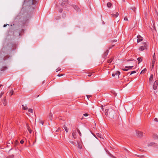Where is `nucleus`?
<instances>
[{
    "mask_svg": "<svg viewBox=\"0 0 158 158\" xmlns=\"http://www.w3.org/2000/svg\"><path fill=\"white\" fill-rule=\"evenodd\" d=\"M105 114L106 116H113L114 113V111L111 108L106 109L105 111Z\"/></svg>",
    "mask_w": 158,
    "mask_h": 158,
    "instance_id": "f257e3e1",
    "label": "nucleus"
},
{
    "mask_svg": "<svg viewBox=\"0 0 158 158\" xmlns=\"http://www.w3.org/2000/svg\"><path fill=\"white\" fill-rule=\"evenodd\" d=\"M148 44L144 42L142 44V45L139 48V50L140 51H142L147 48Z\"/></svg>",
    "mask_w": 158,
    "mask_h": 158,
    "instance_id": "f03ea898",
    "label": "nucleus"
},
{
    "mask_svg": "<svg viewBox=\"0 0 158 158\" xmlns=\"http://www.w3.org/2000/svg\"><path fill=\"white\" fill-rule=\"evenodd\" d=\"M156 61V57L155 56V53H154L153 58V59H152V69H153V68L154 67Z\"/></svg>",
    "mask_w": 158,
    "mask_h": 158,
    "instance_id": "7ed1b4c3",
    "label": "nucleus"
},
{
    "mask_svg": "<svg viewBox=\"0 0 158 158\" xmlns=\"http://www.w3.org/2000/svg\"><path fill=\"white\" fill-rule=\"evenodd\" d=\"M158 85V81H156L154 82L153 86V88L154 90H156L157 89V87Z\"/></svg>",
    "mask_w": 158,
    "mask_h": 158,
    "instance_id": "20e7f679",
    "label": "nucleus"
},
{
    "mask_svg": "<svg viewBox=\"0 0 158 158\" xmlns=\"http://www.w3.org/2000/svg\"><path fill=\"white\" fill-rule=\"evenodd\" d=\"M108 52L109 50L108 49H107L106 50L105 52L104 53V54L102 55V57L104 60L106 59V56L108 55Z\"/></svg>",
    "mask_w": 158,
    "mask_h": 158,
    "instance_id": "39448f33",
    "label": "nucleus"
},
{
    "mask_svg": "<svg viewBox=\"0 0 158 158\" xmlns=\"http://www.w3.org/2000/svg\"><path fill=\"white\" fill-rule=\"evenodd\" d=\"M137 38H138L137 40V43H139L142 41L143 40V38L139 35H138L137 36Z\"/></svg>",
    "mask_w": 158,
    "mask_h": 158,
    "instance_id": "423d86ee",
    "label": "nucleus"
},
{
    "mask_svg": "<svg viewBox=\"0 0 158 158\" xmlns=\"http://www.w3.org/2000/svg\"><path fill=\"white\" fill-rule=\"evenodd\" d=\"M120 73L119 71H117L113 73L112 74V76L113 77H114L115 75L116 76H119V75L120 74Z\"/></svg>",
    "mask_w": 158,
    "mask_h": 158,
    "instance_id": "0eeeda50",
    "label": "nucleus"
},
{
    "mask_svg": "<svg viewBox=\"0 0 158 158\" xmlns=\"http://www.w3.org/2000/svg\"><path fill=\"white\" fill-rule=\"evenodd\" d=\"M76 133H77V131L75 130H74L72 133V135L73 136V137L75 139L76 137Z\"/></svg>",
    "mask_w": 158,
    "mask_h": 158,
    "instance_id": "6e6552de",
    "label": "nucleus"
},
{
    "mask_svg": "<svg viewBox=\"0 0 158 158\" xmlns=\"http://www.w3.org/2000/svg\"><path fill=\"white\" fill-rule=\"evenodd\" d=\"M137 136L139 137H141L143 135V132H142L138 131L137 132Z\"/></svg>",
    "mask_w": 158,
    "mask_h": 158,
    "instance_id": "1a4fd4ad",
    "label": "nucleus"
},
{
    "mask_svg": "<svg viewBox=\"0 0 158 158\" xmlns=\"http://www.w3.org/2000/svg\"><path fill=\"white\" fill-rule=\"evenodd\" d=\"M118 15V12H116V14H112L111 15V16L112 17H117Z\"/></svg>",
    "mask_w": 158,
    "mask_h": 158,
    "instance_id": "9d476101",
    "label": "nucleus"
},
{
    "mask_svg": "<svg viewBox=\"0 0 158 158\" xmlns=\"http://www.w3.org/2000/svg\"><path fill=\"white\" fill-rule=\"evenodd\" d=\"M74 8L77 11L79 12L80 11V9L79 8L78 6L76 5H73V6Z\"/></svg>",
    "mask_w": 158,
    "mask_h": 158,
    "instance_id": "9b49d317",
    "label": "nucleus"
},
{
    "mask_svg": "<svg viewBox=\"0 0 158 158\" xmlns=\"http://www.w3.org/2000/svg\"><path fill=\"white\" fill-rule=\"evenodd\" d=\"M137 60L138 61V63L139 64L142 61L143 57H139L137 58Z\"/></svg>",
    "mask_w": 158,
    "mask_h": 158,
    "instance_id": "f8f14e48",
    "label": "nucleus"
},
{
    "mask_svg": "<svg viewBox=\"0 0 158 158\" xmlns=\"http://www.w3.org/2000/svg\"><path fill=\"white\" fill-rule=\"evenodd\" d=\"M7 69L8 68L6 66H3L0 69V70L1 71H4Z\"/></svg>",
    "mask_w": 158,
    "mask_h": 158,
    "instance_id": "ddd939ff",
    "label": "nucleus"
},
{
    "mask_svg": "<svg viewBox=\"0 0 158 158\" xmlns=\"http://www.w3.org/2000/svg\"><path fill=\"white\" fill-rule=\"evenodd\" d=\"M153 78V74H151L150 76L149 79V81L151 82L152 81Z\"/></svg>",
    "mask_w": 158,
    "mask_h": 158,
    "instance_id": "4468645a",
    "label": "nucleus"
},
{
    "mask_svg": "<svg viewBox=\"0 0 158 158\" xmlns=\"http://www.w3.org/2000/svg\"><path fill=\"white\" fill-rule=\"evenodd\" d=\"M155 17L156 18L158 19V13L156 9V8H155Z\"/></svg>",
    "mask_w": 158,
    "mask_h": 158,
    "instance_id": "2eb2a0df",
    "label": "nucleus"
},
{
    "mask_svg": "<svg viewBox=\"0 0 158 158\" xmlns=\"http://www.w3.org/2000/svg\"><path fill=\"white\" fill-rule=\"evenodd\" d=\"M113 58H111L110 59L108 60L107 62L108 63H111L113 60Z\"/></svg>",
    "mask_w": 158,
    "mask_h": 158,
    "instance_id": "dca6fc26",
    "label": "nucleus"
},
{
    "mask_svg": "<svg viewBox=\"0 0 158 158\" xmlns=\"http://www.w3.org/2000/svg\"><path fill=\"white\" fill-rule=\"evenodd\" d=\"M107 6L108 8H110L112 6V4L110 2L107 3Z\"/></svg>",
    "mask_w": 158,
    "mask_h": 158,
    "instance_id": "f3484780",
    "label": "nucleus"
},
{
    "mask_svg": "<svg viewBox=\"0 0 158 158\" xmlns=\"http://www.w3.org/2000/svg\"><path fill=\"white\" fill-rule=\"evenodd\" d=\"M156 145V144L155 143H154L153 142H151L149 144H148V146H153V145L155 146Z\"/></svg>",
    "mask_w": 158,
    "mask_h": 158,
    "instance_id": "a211bd4d",
    "label": "nucleus"
},
{
    "mask_svg": "<svg viewBox=\"0 0 158 158\" xmlns=\"http://www.w3.org/2000/svg\"><path fill=\"white\" fill-rule=\"evenodd\" d=\"M10 57V56L8 55H7L6 56H5L4 58H3V60H5L7 59L8 58H9Z\"/></svg>",
    "mask_w": 158,
    "mask_h": 158,
    "instance_id": "6ab92c4d",
    "label": "nucleus"
},
{
    "mask_svg": "<svg viewBox=\"0 0 158 158\" xmlns=\"http://www.w3.org/2000/svg\"><path fill=\"white\" fill-rule=\"evenodd\" d=\"M37 1L36 0H32V4L35 5L37 3Z\"/></svg>",
    "mask_w": 158,
    "mask_h": 158,
    "instance_id": "aec40b11",
    "label": "nucleus"
},
{
    "mask_svg": "<svg viewBox=\"0 0 158 158\" xmlns=\"http://www.w3.org/2000/svg\"><path fill=\"white\" fill-rule=\"evenodd\" d=\"M97 136L99 138H102V136L99 133H97L96 134Z\"/></svg>",
    "mask_w": 158,
    "mask_h": 158,
    "instance_id": "412c9836",
    "label": "nucleus"
},
{
    "mask_svg": "<svg viewBox=\"0 0 158 158\" xmlns=\"http://www.w3.org/2000/svg\"><path fill=\"white\" fill-rule=\"evenodd\" d=\"M64 128L65 129L66 131L67 132L69 130L68 128L66 126H64Z\"/></svg>",
    "mask_w": 158,
    "mask_h": 158,
    "instance_id": "4be33fe9",
    "label": "nucleus"
},
{
    "mask_svg": "<svg viewBox=\"0 0 158 158\" xmlns=\"http://www.w3.org/2000/svg\"><path fill=\"white\" fill-rule=\"evenodd\" d=\"M22 106L23 107V109L24 110H27V106H24V105H22Z\"/></svg>",
    "mask_w": 158,
    "mask_h": 158,
    "instance_id": "5701e85b",
    "label": "nucleus"
},
{
    "mask_svg": "<svg viewBox=\"0 0 158 158\" xmlns=\"http://www.w3.org/2000/svg\"><path fill=\"white\" fill-rule=\"evenodd\" d=\"M133 66H125V67L126 68H128V69H131Z\"/></svg>",
    "mask_w": 158,
    "mask_h": 158,
    "instance_id": "b1692460",
    "label": "nucleus"
},
{
    "mask_svg": "<svg viewBox=\"0 0 158 158\" xmlns=\"http://www.w3.org/2000/svg\"><path fill=\"white\" fill-rule=\"evenodd\" d=\"M77 131L78 133H79V135L80 136H81V134L80 131L79 130V129H77Z\"/></svg>",
    "mask_w": 158,
    "mask_h": 158,
    "instance_id": "393cba45",
    "label": "nucleus"
},
{
    "mask_svg": "<svg viewBox=\"0 0 158 158\" xmlns=\"http://www.w3.org/2000/svg\"><path fill=\"white\" fill-rule=\"evenodd\" d=\"M146 69H144L143 70H142L141 72V73H145L146 71Z\"/></svg>",
    "mask_w": 158,
    "mask_h": 158,
    "instance_id": "a878e982",
    "label": "nucleus"
},
{
    "mask_svg": "<svg viewBox=\"0 0 158 158\" xmlns=\"http://www.w3.org/2000/svg\"><path fill=\"white\" fill-rule=\"evenodd\" d=\"M14 93V91L13 90H12L10 93L11 95H12Z\"/></svg>",
    "mask_w": 158,
    "mask_h": 158,
    "instance_id": "bb28decb",
    "label": "nucleus"
},
{
    "mask_svg": "<svg viewBox=\"0 0 158 158\" xmlns=\"http://www.w3.org/2000/svg\"><path fill=\"white\" fill-rule=\"evenodd\" d=\"M27 129H28V131H29V132H30V133H31V131H32L30 129V128L29 127H27Z\"/></svg>",
    "mask_w": 158,
    "mask_h": 158,
    "instance_id": "cd10ccee",
    "label": "nucleus"
},
{
    "mask_svg": "<svg viewBox=\"0 0 158 158\" xmlns=\"http://www.w3.org/2000/svg\"><path fill=\"white\" fill-rule=\"evenodd\" d=\"M83 115L85 117H86L89 115V114L87 113H85L83 114Z\"/></svg>",
    "mask_w": 158,
    "mask_h": 158,
    "instance_id": "c85d7f7f",
    "label": "nucleus"
},
{
    "mask_svg": "<svg viewBox=\"0 0 158 158\" xmlns=\"http://www.w3.org/2000/svg\"><path fill=\"white\" fill-rule=\"evenodd\" d=\"M61 70V68H58L57 69H56V72H58L59 71H60Z\"/></svg>",
    "mask_w": 158,
    "mask_h": 158,
    "instance_id": "c756f323",
    "label": "nucleus"
},
{
    "mask_svg": "<svg viewBox=\"0 0 158 158\" xmlns=\"http://www.w3.org/2000/svg\"><path fill=\"white\" fill-rule=\"evenodd\" d=\"M28 111L29 112L32 113H33V110L32 109H30L28 110Z\"/></svg>",
    "mask_w": 158,
    "mask_h": 158,
    "instance_id": "7c9ffc66",
    "label": "nucleus"
},
{
    "mask_svg": "<svg viewBox=\"0 0 158 158\" xmlns=\"http://www.w3.org/2000/svg\"><path fill=\"white\" fill-rule=\"evenodd\" d=\"M19 143L17 140H16L15 141V146L17 145V144H18Z\"/></svg>",
    "mask_w": 158,
    "mask_h": 158,
    "instance_id": "2f4dec72",
    "label": "nucleus"
},
{
    "mask_svg": "<svg viewBox=\"0 0 158 158\" xmlns=\"http://www.w3.org/2000/svg\"><path fill=\"white\" fill-rule=\"evenodd\" d=\"M64 75V74H58L57 75V76L58 77H61Z\"/></svg>",
    "mask_w": 158,
    "mask_h": 158,
    "instance_id": "473e14b6",
    "label": "nucleus"
},
{
    "mask_svg": "<svg viewBox=\"0 0 158 158\" xmlns=\"http://www.w3.org/2000/svg\"><path fill=\"white\" fill-rule=\"evenodd\" d=\"M24 140L23 139L21 140L20 141V143L21 144H23L24 143Z\"/></svg>",
    "mask_w": 158,
    "mask_h": 158,
    "instance_id": "72a5a7b5",
    "label": "nucleus"
},
{
    "mask_svg": "<svg viewBox=\"0 0 158 158\" xmlns=\"http://www.w3.org/2000/svg\"><path fill=\"white\" fill-rule=\"evenodd\" d=\"M136 71H132V72H131V73L130 75H131L132 74L136 73Z\"/></svg>",
    "mask_w": 158,
    "mask_h": 158,
    "instance_id": "f704fd0d",
    "label": "nucleus"
},
{
    "mask_svg": "<svg viewBox=\"0 0 158 158\" xmlns=\"http://www.w3.org/2000/svg\"><path fill=\"white\" fill-rule=\"evenodd\" d=\"M124 20L128 21V19L127 17H125L124 18Z\"/></svg>",
    "mask_w": 158,
    "mask_h": 158,
    "instance_id": "c9c22d12",
    "label": "nucleus"
},
{
    "mask_svg": "<svg viewBox=\"0 0 158 158\" xmlns=\"http://www.w3.org/2000/svg\"><path fill=\"white\" fill-rule=\"evenodd\" d=\"M40 123L42 124L43 125L44 123V122L43 121H42V120L40 121Z\"/></svg>",
    "mask_w": 158,
    "mask_h": 158,
    "instance_id": "e433bc0d",
    "label": "nucleus"
},
{
    "mask_svg": "<svg viewBox=\"0 0 158 158\" xmlns=\"http://www.w3.org/2000/svg\"><path fill=\"white\" fill-rule=\"evenodd\" d=\"M154 120L155 121L158 122V119L157 118H155Z\"/></svg>",
    "mask_w": 158,
    "mask_h": 158,
    "instance_id": "4c0bfd02",
    "label": "nucleus"
},
{
    "mask_svg": "<svg viewBox=\"0 0 158 158\" xmlns=\"http://www.w3.org/2000/svg\"><path fill=\"white\" fill-rule=\"evenodd\" d=\"M86 96L89 99V98H90L91 97V96L90 95H86Z\"/></svg>",
    "mask_w": 158,
    "mask_h": 158,
    "instance_id": "58836bf2",
    "label": "nucleus"
},
{
    "mask_svg": "<svg viewBox=\"0 0 158 158\" xmlns=\"http://www.w3.org/2000/svg\"><path fill=\"white\" fill-rule=\"evenodd\" d=\"M123 70L124 71H127L128 70V69H123Z\"/></svg>",
    "mask_w": 158,
    "mask_h": 158,
    "instance_id": "ea45409f",
    "label": "nucleus"
},
{
    "mask_svg": "<svg viewBox=\"0 0 158 158\" xmlns=\"http://www.w3.org/2000/svg\"><path fill=\"white\" fill-rule=\"evenodd\" d=\"M62 11H63L62 9H60V10H59V11L61 13V12H62Z\"/></svg>",
    "mask_w": 158,
    "mask_h": 158,
    "instance_id": "a19ab883",
    "label": "nucleus"
},
{
    "mask_svg": "<svg viewBox=\"0 0 158 158\" xmlns=\"http://www.w3.org/2000/svg\"><path fill=\"white\" fill-rule=\"evenodd\" d=\"M60 130V128H59L56 131V132L59 131Z\"/></svg>",
    "mask_w": 158,
    "mask_h": 158,
    "instance_id": "79ce46f5",
    "label": "nucleus"
},
{
    "mask_svg": "<svg viewBox=\"0 0 158 158\" xmlns=\"http://www.w3.org/2000/svg\"><path fill=\"white\" fill-rule=\"evenodd\" d=\"M117 41V40H114L112 41V42H116Z\"/></svg>",
    "mask_w": 158,
    "mask_h": 158,
    "instance_id": "37998d69",
    "label": "nucleus"
},
{
    "mask_svg": "<svg viewBox=\"0 0 158 158\" xmlns=\"http://www.w3.org/2000/svg\"><path fill=\"white\" fill-rule=\"evenodd\" d=\"M7 25H9V24H5L3 25V27H6V26Z\"/></svg>",
    "mask_w": 158,
    "mask_h": 158,
    "instance_id": "c03bdc74",
    "label": "nucleus"
},
{
    "mask_svg": "<svg viewBox=\"0 0 158 158\" xmlns=\"http://www.w3.org/2000/svg\"><path fill=\"white\" fill-rule=\"evenodd\" d=\"M114 46V45H112V47H109V49H110L111 48H112V47H113Z\"/></svg>",
    "mask_w": 158,
    "mask_h": 158,
    "instance_id": "a18cd8bd",
    "label": "nucleus"
},
{
    "mask_svg": "<svg viewBox=\"0 0 158 158\" xmlns=\"http://www.w3.org/2000/svg\"><path fill=\"white\" fill-rule=\"evenodd\" d=\"M80 148H82V146H80V145H79V147Z\"/></svg>",
    "mask_w": 158,
    "mask_h": 158,
    "instance_id": "49530a36",
    "label": "nucleus"
},
{
    "mask_svg": "<svg viewBox=\"0 0 158 158\" xmlns=\"http://www.w3.org/2000/svg\"><path fill=\"white\" fill-rule=\"evenodd\" d=\"M103 105H102V106H101V107L102 109V110H103Z\"/></svg>",
    "mask_w": 158,
    "mask_h": 158,
    "instance_id": "de8ad7c7",
    "label": "nucleus"
},
{
    "mask_svg": "<svg viewBox=\"0 0 158 158\" xmlns=\"http://www.w3.org/2000/svg\"><path fill=\"white\" fill-rule=\"evenodd\" d=\"M91 75H92V74H89L88 75V76H89V77H90V76H91Z\"/></svg>",
    "mask_w": 158,
    "mask_h": 158,
    "instance_id": "09e8293b",
    "label": "nucleus"
},
{
    "mask_svg": "<svg viewBox=\"0 0 158 158\" xmlns=\"http://www.w3.org/2000/svg\"><path fill=\"white\" fill-rule=\"evenodd\" d=\"M71 143H72V144H73L74 143V142H71Z\"/></svg>",
    "mask_w": 158,
    "mask_h": 158,
    "instance_id": "8fccbe9b",
    "label": "nucleus"
},
{
    "mask_svg": "<svg viewBox=\"0 0 158 158\" xmlns=\"http://www.w3.org/2000/svg\"><path fill=\"white\" fill-rule=\"evenodd\" d=\"M2 86V84L0 85V88Z\"/></svg>",
    "mask_w": 158,
    "mask_h": 158,
    "instance_id": "3c124183",
    "label": "nucleus"
},
{
    "mask_svg": "<svg viewBox=\"0 0 158 158\" xmlns=\"http://www.w3.org/2000/svg\"><path fill=\"white\" fill-rule=\"evenodd\" d=\"M156 148H158V145H156Z\"/></svg>",
    "mask_w": 158,
    "mask_h": 158,
    "instance_id": "603ef678",
    "label": "nucleus"
},
{
    "mask_svg": "<svg viewBox=\"0 0 158 158\" xmlns=\"http://www.w3.org/2000/svg\"><path fill=\"white\" fill-rule=\"evenodd\" d=\"M156 139H158V136H156Z\"/></svg>",
    "mask_w": 158,
    "mask_h": 158,
    "instance_id": "864d4df0",
    "label": "nucleus"
},
{
    "mask_svg": "<svg viewBox=\"0 0 158 158\" xmlns=\"http://www.w3.org/2000/svg\"><path fill=\"white\" fill-rule=\"evenodd\" d=\"M14 46H15V48H16V46H15V45H14Z\"/></svg>",
    "mask_w": 158,
    "mask_h": 158,
    "instance_id": "5fc2aeb1",
    "label": "nucleus"
},
{
    "mask_svg": "<svg viewBox=\"0 0 158 158\" xmlns=\"http://www.w3.org/2000/svg\"><path fill=\"white\" fill-rule=\"evenodd\" d=\"M22 31H24V30H23H23H22Z\"/></svg>",
    "mask_w": 158,
    "mask_h": 158,
    "instance_id": "6e6d98bb",
    "label": "nucleus"
},
{
    "mask_svg": "<svg viewBox=\"0 0 158 158\" xmlns=\"http://www.w3.org/2000/svg\"><path fill=\"white\" fill-rule=\"evenodd\" d=\"M141 156V157H142V156Z\"/></svg>",
    "mask_w": 158,
    "mask_h": 158,
    "instance_id": "4d7b16f0",
    "label": "nucleus"
},
{
    "mask_svg": "<svg viewBox=\"0 0 158 158\" xmlns=\"http://www.w3.org/2000/svg\"><path fill=\"white\" fill-rule=\"evenodd\" d=\"M39 96V95H38V96L37 97H38Z\"/></svg>",
    "mask_w": 158,
    "mask_h": 158,
    "instance_id": "13d9d810",
    "label": "nucleus"
}]
</instances>
